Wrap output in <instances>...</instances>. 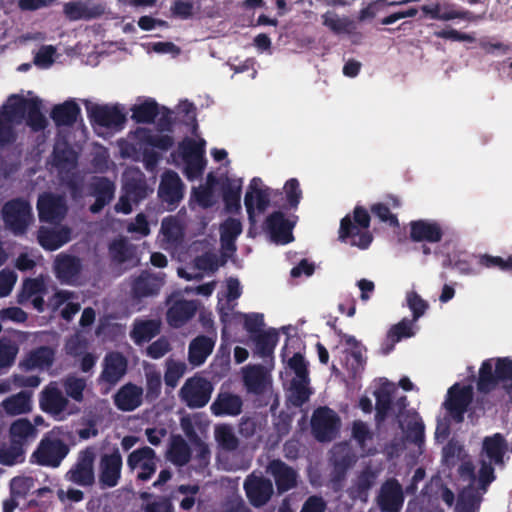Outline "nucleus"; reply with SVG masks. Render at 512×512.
<instances>
[{"mask_svg":"<svg viewBox=\"0 0 512 512\" xmlns=\"http://www.w3.org/2000/svg\"><path fill=\"white\" fill-rule=\"evenodd\" d=\"M493 361L494 359H486L482 362L479 369L477 390L480 393L488 394L498 384H502L506 394L512 397V359L510 357L496 358L494 370Z\"/></svg>","mask_w":512,"mask_h":512,"instance_id":"1","label":"nucleus"},{"mask_svg":"<svg viewBox=\"0 0 512 512\" xmlns=\"http://www.w3.org/2000/svg\"><path fill=\"white\" fill-rule=\"evenodd\" d=\"M54 428L46 433L31 455V461L44 467L57 468L70 452L69 445L56 435Z\"/></svg>","mask_w":512,"mask_h":512,"instance_id":"2","label":"nucleus"},{"mask_svg":"<svg viewBox=\"0 0 512 512\" xmlns=\"http://www.w3.org/2000/svg\"><path fill=\"white\" fill-rule=\"evenodd\" d=\"M5 226L14 235H23L32 221V208L27 200L15 198L7 201L2 208Z\"/></svg>","mask_w":512,"mask_h":512,"instance_id":"3","label":"nucleus"},{"mask_svg":"<svg viewBox=\"0 0 512 512\" xmlns=\"http://www.w3.org/2000/svg\"><path fill=\"white\" fill-rule=\"evenodd\" d=\"M310 424L314 438L318 442L325 443L331 442L338 436L341 420L334 410L321 406L314 410Z\"/></svg>","mask_w":512,"mask_h":512,"instance_id":"4","label":"nucleus"},{"mask_svg":"<svg viewBox=\"0 0 512 512\" xmlns=\"http://www.w3.org/2000/svg\"><path fill=\"white\" fill-rule=\"evenodd\" d=\"M40 409L57 421H63L77 410L70 408V402L63 392L53 383L47 385L39 394Z\"/></svg>","mask_w":512,"mask_h":512,"instance_id":"5","label":"nucleus"},{"mask_svg":"<svg viewBox=\"0 0 512 512\" xmlns=\"http://www.w3.org/2000/svg\"><path fill=\"white\" fill-rule=\"evenodd\" d=\"M42 102L39 98H19L17 102L10 105L11 116L25 119L27 126L33 132L43 131L48 121L44 114L41 112Z\"/></svg>","mask_w":512,"mask_h":512,"instance_id":"6","label":"nucleus"},{"mask_svg":"<svg viewBox=\"0 0 512 512\" xmlns=\"http://www.w3.org/2000/svg\"><path fill=\"white\" fill-rule=\"evenodd\" d=\"M184 183L173 170H166L160 179L158 198L167 211L175 210L184 198Z\"/></svg>","mask_w":512,"mask_h":512,"instance_id":"7","label":"nucleus"},{"mask_svg":"<svg viewBox=\"0 0 512 512\" xmlns=\"http://www.w3.org/2000/svg\"><path fill=\"white\" fill-rule=\"evenodd\" d=\"M94 461L95 453L91 448L81 450L75 463L66 472L65 479L78 486H92L95 483Z\"/></svg>","mask_w":512,"mask_h":512,"instance_id":"8","label":"nucleus"},{"mask_svg":"<svg viewBox=\"0 0 512 512\" xmlns=\"http://www.w3.org/2000/svg\"><path fill=\"white\" fill-rule=\"evenodd\" d=\"M181 156L185 163L184 175L190 181L202 176L206 160L204 158V149L195 140L186 138L179 144Z\"/></svg>","mask_w":512,"mask_h":512,"instance_id":"9","label":"nucleus"},{"mask_svg":"<svg viewBox=\"0 0 512 512\" xmlns=\"http://www.w3.org/2000/svg\"><path fill=\"white\" fill-rule=\"evenodd\" d=\"M473 401V389L469 385H452L447 392L444 408L456 423L464 421V415Z\"/></svg>","mask_w":512,"mask_h":512,"instance_id":"10","label":"nucleus"},{"mask_svg":"<svg viewBox=\"0 0 512 512\" xmlns=\"http://www.w3.org/2000/svg\"><path fill=\"white\" fill-rule=\"evenodd\" d=\"M37 210L40 222L58 224L66 217L68 207L63 196L45 192L38 197Z\"/></svg>","mask_w":512,"mask_h":512,"instance_id":"11","label":"nucleus"},{"mask_svg":"<svg viewBox=\"0 0 512 512\" xmlns=\"http://www.w3.org/2000/svg\"><path fill=\"white\" fill-rule=\"evenodd\" d=\"M212 384L205 378H189L180 390V397L192 409L204 407L210 400Z\"/></svg>","mask_w":512,"mask_h":512,"instance_id":"12","label":"nucleus"},{"mask_svg":"<svg viewBox=\"0 0 512 512\" xmlns=\"http://www.w3.org/2000/svg\"><path fill=\"white\" fill-rule=\"evenodd\" d=\"M243 488L249 503L260 508L265 506L274 494L273 483L269 478L254 473L249 474L243 483Z\"/></svg>","mask_w":512,"mask_h":512,"instance_id":"13","label":"nucleus"},{"mask_svg":"<svg viewBox=\"0 0 512 512\" xmlns=\"http://www.w3.org/2000/svg\"><path fill=\"white\" fill-rule=\"evenodd\" d=\"M157 456L155 451L144 446L132 451L127 457V466L130 471L139 469L137 481L146 482L152 478L157 470Z\"/></svg>","mask_w":512,"mask_h":512,"instance_id":"14","label":"nucleus"},{"mask_svg":"<svg viewBox=\"0 0 512 512\" xmlns=\"http://www.w3.org/2000/svg\"><path fill=\"white\" fill-rule=\"evenodd\" d=\"M122 466L123 459L118 448L100 457L98 479L101 488H113L118 485Z\"/></svg>","mask_w":512,"mask_h":512,"instance_id":"15","label":"nucleus"},{"mask_svg":"<svg viewBox=\"0 0 512 512\" xmlns=\"http://www.w3.org/2000/svg\"><path fill=\"white\" fill-rule=\"evenodd\" d=\"M266 473L272 476L278 495L298 487L299 474L281 459H272L266 466Z\"/></svg>","mask_w":512,"mask_h":512,"instance_id":"16","label":"nucleus"},{"mask_svg":"<svg viewBox=\"0 0 512 512\" xmlns=\"http://www.w3.org/2000/svg\"><path fill=\"white\" fill-rule=\"evenodd\" d=\"M87 112L93 125L118 130L122 129L126 122L125 113L117 105L95 104L87 108Z\"/></svg>","mask_w":512,"mask_h":512,"instance_id":"17","label":"nucleus"},{"mask_svg":"<svg viewBox=\"0 0 512 512\" xmlns=\"http://www.w3.org/2000/svg\"><path fill=\"white\" fill-rule=\"evenodd\" d=\"M262 180L254 177L248 186L244 197V205L250 220L254 219L255 208L259 213H263L270 204L271 189L269 187L261 188Z\"/></svg>","mask_w":512,"mask_h":512,"instance_id":"18","label":"nucleus"},{"mask_svg":"<svg viewBox=\"0 0 512 512\" xmlns=\"http://www.w3.org/2000/svg\"><path fill=\"white\" fill-rule=\"evenodd\" d=\"M163 284L162 277L144 270L131 282V297L133 300L140 301L144 298L156 296Z\"/></svg>","mask_w":512,"mask_h":512,"instance_id":"19","label":"nucleus"},{"mask_svg":"<svg viewBox=\"0 0 512 512\" xmlns=\"http://www.w3.org/2000/svg\"><path fill=\"white\" fill-rule=\"evenodd\" d=\"M127 359L119 352L106 354L103 369L98 378L99 383L116 385L127 372Z\"/></svg>","mask_w":512,"mask_h":512,"instance_id":"20","label":"nucleus"},{"mask_svg":"<svg viewBox=\"0 0 512 512\" xmlns=\"http://www.w3.org/2000/svg\"><path fill=\"white\" fill-rule=\"evenodd\" d=\"M81 271L82 263L76 256L59 254L54 261L55 276L62 284L75 285Z\"/></svg>","mask_w":512,"mask_h":512,"instance_id":"21","label":"nucleus"},{"mask_svg":"<svg viewBox=\"0 0 512 512\" xmlns=\"http://www.w3.org/2000/svg\"><path fill=\"white\" fill-rule=\"evenodd\" d=\"M265 229L272 240L281 244H288L293 240V224L281 211L271 213L265 220Z\"/></svg>","mask_w":512,"mask_h":512,"instance_id":"22","label":"nucleus"},{"mask_svg":"<svg viewBox=\"0 0 512 512\" xmlns=\"http://www.w3.org/2000/svg\"><path fill=\"white\" fill-rule=\"evenodd\" d=\"M409 226L410 239L413 242L438 243L444 235L441 225L436 221L414 220L409 223Z\"/></svg>","mask_w":512,"mask_h":512,"instance_id":"23","label":"nucleus"},{"mask_svg":"<svg viewBox=\"0 0 512 512\" xmlns=\"http://www.w3.org/2000/svg\"><path fill=\"white\" fill-rule=\"evenodd\" d=\"M91 195L95 197V201L90 205L89 210L93 214L101 212L108 205L115 194V185L107 177H94L90 183Z\"/></svg>","mask_w":512,"mask_h":512,"instance_id":"24","label":"nucleus"},{"mask_svg":"<svg viewBox=\"0 0 512 512\" xmlns=\"http://www.w3.org/2000/svg\"><path fill=\"white\" fill-rule=\"evenodd\" d=\"M197 311V303L194 300L178 299L172 303L166 313L169 326L178 329L190 321Z\"/></svg>","mask_w":512,"mask_h":512,"instance_id":"25","label":"nucleus"},{"mask_svg":"<svg viewBox=\"0 0 512 512\" xmlns=\"http://www.w3.org/2000/svg\"><path fill=\"white\" fill-rule=\"evenodd\" d=\"M55 360V350L49 346H39L26 354L19 366L24 371L49 369Z\"/></svg>","mask_w":512,"mask_h":512,"instance_id":"26","label":"nucleus"},{"mask_svg":"<svg viewBox=\"0 0 512 512\" xmlns=\"http://www.w3.org/2000/svg\"><path fill=\"white\" fill-rule=\"evenodd\" d=\"M115 406L123 412H131L141 406L143 389L136 384L123 385L113 396Z\"/></svg>","mask_w":512,"mask_h":512,"instance_id":"27","label":"nucleus"},{"mask_svg":"<svg viewBox=\"0 0 512 512\" xmlns=\"http://www.w3.org/2000/svg\"><path fill=\"white\" fill-rule=\"evenodd\" d=\"M402 486L398 480H387L381 487L379 504L385 512H398L403 505Z\"/></svg>","mask_w":512,"mask_h":512,"instance_id":"28","label":"nucleus"},{"mask_svg":"<svg viewBox=\"0 0 512 512\" xmlns=\"http://www.w3.org/2000/svg\"><path fill=\"white\" fill-rule=\"evenodd\" d=\"M105 8L101 4L89 7L82 0H73L64 4L63 13L69 21L92 20L101 17Z\"/></svg>","mask_w":512,"mask_h":512,"instance_id":"29","label":"nucleus"},{"mask_svg":"<svg viewBox=\"0 0 512 512\" xmlns=\"http://www.w3.org/2000/svg\"><path fill=\"white\" fill-rule=\"evenodd\" d=\"M38 242L48 251H55L71 240V229L68 226L57 228L41 227L38 230Z\"/></svg>","mask_w":512,"mask_h":512,"instance_id":"30","label":"nucleus"},{"mask_svg":"<svg viewBox=\"0 0 512 512\" xmlns=\"http://www.w3.org/2000/svg\"><path fill=\"white\" fill-rule=\"evenodd\" d=\"M108 252L111 261L116 264H128L130 267H135L139 263L135 246L126 238L114 239L108 246Z\"/></svg>","mask_w":512,"mask_h":512,"instance_id":"31","label":"nucleus"},{"mask_svg":"<svg viewBox=\"0 0 512 512\" xmlns=\"http://www.w3.org/2000/svg\"><path fill=\"white\" fill-rule=\"evenodd\" d=\"M421 10L424 14L435 20L450 21L454 19H461L470 22L476 20V16L471 11L464 9L455 10L453 5H446L444 10H442L439 3H436L433 6L423 5Z\"/></svg>","mask_w":512,"mask_h":512,"instance_id":"32","label":"nucleus"},{"mask_svg":"<svg viewBox=\"0 0 512 512\" xmlns=\"http://www.w3.org/2000/svg\"><path fill=\"white\" fill-rule=\"evenodd\" d=\"M243 402L240 396L228 392L219 393L210 409L215 416H237L242 412Z\"/></svg>","mask_w":512,"mask_h":512,"instance_id":"33","label":"nucleus"},{"mask_svg":"<svg viewBox=\"0 0 512 512\" xmlns=\"http://www.w3.org/2000/svg\"><path fill=\"white\" fill-rule=\"evenodd\" d=\"M81 115V109L74 100H67L55 105L50 113L51 119L57 127H71Z\"/></svg>","mask_w":512,"mask_h":512,"instance_id":"34","label":"nucleus"},{"mask_svg":"<svg viewBox=\"0 0 512 512\" xmlns=\"http://www.w3.org/2000/svg\"><path fill=\"white\" fill-rule=\"evenodd\" d=\"M161 331V322L158 319H136L130 331V338L136 345L149 342Z\"/></svg>","mask_w":512,"mask_h":512,"instance_id":"35","label":"nucleus"},{"mask_svg":"<svg viewBox=\"0 0 512 512\" xmlns=\"http://www.w3.org/2000/svg\"><path fill=\"white\" fill-rule=\"evenodd\" d=\"M507 450V440L501 433L486 436L482 441V452L495 465H502L504 463V456Z\"/></svg>","mask_w":512,"mask_h":512,"instance_id":"36","label":"nucleus"},{"mask_svg":"<svg viewBox=\"0 0 512 512\" xmlns=\"http://www.w3.org/2000/svg\"><path fill=\"white\" fill-rule=\"evenodd\" d=\"M215 345L214 339L205 335L194 338L188 348V360L193 366L202 365L212 353Z\"/></svg>","mask_w":512,"mask_h":512,"instance_id":"37","label":"nucleus"},{"mask_svg":"<svg viewBox=\"0 0 512 512\" xmlns=\"http://www.w3.org/2000/svg\"><path fill=\"white\" fill-rule=\"evenodd\" d=\"M38 435V430L27 418H19L12 422L9 429V438L27 446Z\"/></svg>","mask_w":512,"mask_h":512,"instance_id":"38","label":"nucleus"},{"mask_svg":"<svg viewBox=\"0 0 512 512\" xmlns=\"http://www.w3.org/2000/svg\"><path fill=\"white\" fill-rule=\"evenodd\" d=\"M241 191H242V180L241 179H229L227 178L225 183L222 185L223 202L225 210L228 213H236L241 208Z\"/></svg>","mask_w":512,"mask_h":512,"instance_id":"39","label":"nucleus"},{"mask_svg":"<svg viewBox=\"0 0 512 512\" xmlns=\"http://www.w3.org/2000/svg\"><path fill=\"white\" fill-rule=\"evenodd\" d=\"M414 335L412 330V321L404 318L395 325H392L387 332L386 344L382 347L383 354L387 355L393 351L397 342L403 338H410Z\"/></svg>","mask_w":512,"mask_h":512,"instance_id":"40","label":"nucleus"},{"mask_svg":"<svg viewBox=\"0 0 512 512\" xmlns=\"http://www.w3.org/2000/svg\"><path fill=\"white\" fill-rule=\"evenodd\" d=\"M254 353L261 358L271 357L278 343L279 335L275 329L259 332L252 337Z\"/></svg>","mask_w":512,"mask_h":512,"instance_id":"41","label":"nucleus"},{"mask_svg":"<svg viewBox=\"0 0 512 512\" xmlns=\"http://www.w3.org/2000/svg\"><path fill=\"white\" fill-rule=\"evenodd\" d=\"M135 137L141 144L157 148L161 151H168L174 145V138L170 135L154 134L148 128L138 127Z\"/></svg>","mask_w":512,"mask_h":512,"instance_id":"42","label":"nucleus"},{"mask_svg":"<svg viewBox=\"0 0 512 512\" xmlns=\"http://www.w3.org/2000/svg\"><path fill=\"white\" fill-rule=\"evenodd\" d=\"M376 479L377 473L374 470L370 467L364 468L349 490L350 497L353 499L366 498L369 490L374 486Z\"/></svg>","mask_w":512,"mask_h":512,"instance_id":"43","label":"nucleus"},{"mask_svg":"<svg viewBox=\"0 0 512 512\" xmlns=\"http://www.w3.org/2000/svg\"><path fill=\"white\" fill-rule=\"evenodd\" d=\"M244 319V329L253 337L254 335L262 332L261 328L264 326V317L260 313L244 314L240 312L232 313H220V319L223 323L230 322L232 320Z\"/></svg>","mask_w":512,"mask_h":512,"instance_id":"44","label":"nucleus"},{"mask_svg":"<svg viewBox=\"0 0 512 512\" xmlns=\"http://www.w3.org/2000/svg\"><path fill=\"white\" fill-rule=\"evenodd\" d=\"M1 406L10 416L28 413L31 411V394L27 391H20L3 400Z\"/></svg>","mask_w":512,"mask_h":512,"instance_id":"45","label":"nucleus"},{"mask_svg":"<svg viewBox=\"0 0 512 512\" xmlns=\"http://www.w3.org/2000/svg\"><path fill=\"white\" fill-rule=\"evenodd\" d=\"M123 190L132 198L135 204L144 200L149 193V187L144 174L137 172L135 175L128 177L123 185Z\"/></svg>","mask_w":512,"mask_h":512,"instance_id":"46","label":"nucleus"},{"mask_svg":"<svg viewBox=\"0 0 512 512\" xmlns=\"http://www.w3.org/2000/svg\"><path fill=\"white\" fill-rule=\"evenodd\" d=\"M25 460V446L9 438V443H0V464L13 466Z\"/></svg>","mask_w":512,"mask_h":512,"instance_id":"47","label":"nucleus"},{"mask_svg":"<svg viewBox=\"0 0 512 512\" xmlns=\"http://www.w3.org/2000/svg\"><path fill=\"white\" fill-rule=\"evenodd\" d=\"M131 111V118L136 123L151 124L159 114V105L154 99L149 98L143 103L134 105Z\"/></svg>","mask_w":512,"mask_h":512,"instance_id":"48","label":"nucleus"},{"mask_svg":"<svg viewBox=\"0 0 512 512\" xmlns=\"http://www.w3.org/2000/svg\"><path fill=\"white\" fill-rule=\"evenodd\" d=\"M244 385L248 392L260 395L266 389V375L261 366L247 369L243 375Z\"/></svg>","mask_w":512,"mask_h":512,"instance_id":"49","label":"nucleus"},{"mask_svg":"<svg viewBox=\"0 0 512 512\" xmlns=\"http://www.w3.org/2000/svg\"><path fill=\"white\" fill-rule=\"evenodd\" d=\"M52 156L53 165L60 172H69L77 165L78 156L69 146H64L63 148L55 147Z\"/></svg>","mask_w":512,"mask_h":512,"instance_id":"50","label":"nucleus"},{"mask_svg":"<svg viewBox=\"0 0 512 512\" xmlns=\"http://www.w3.org/2000/svg\"><path fill=\"white\" fill-rule=\"evenodd\" d=\"M374 395L376 398L375 421L380 424L386 420L392 409V391L386 387H381L375 391Z\"/></svg>","mask_w":512,"mask_h":512,"instance_id":"51","label":"nucleus"},{"mask_svg":"<svg viewBox=\"0 0 512 512\" xmlns=\"http://www.w3.org/2000/svg\"><path fill=\"white\" fill-rule=\"evenodd\" d=\"M168 457L173 464L184 466L191 459V449L183 438L177 437L171 443Z\"/></svg>","mask_w":512,"mask_h":512,"instance_id":"52","label":"nucleus"},{"mask_svg":"<svg viewBox=\"0 0 512 512\" xmlns=\"http://www.w3.org/2000/svg\"><path fill=\"white\" fill-rule=\"evenodd\" d=\"M62 384L67 398L79 403L83 401L84 390L87 385L84 378L68 375L64 378Z\"/></svg>","mask_w":512,"mask_h":512,"instance_id":"53","label":"nucleus"},{"mask_svg":"<svg viewBox=\"0 0 512 512\" xmlns=\"http://www.w3.org/2000/svg\"><path fill=\"white\" fill-rule=\"evenodd\" d=\"M215 438L223 450L234 451L239 446V440L229 425L224 424L216 427Z\"/></svg>","mask_w":512,"mask_h":512,"instance_id":"54","label":"nucleus"},{"mask_svg":"<svg viewBox=\"0 0 512 512\" xmlns=\"http://www.w3.org/2000/svg\"><path fill=\"white\" fill-rule=\"evenodd\" d=\"M19 352L17 343L9 338L0 339V368L11 367Z\"/></svg>","mask_w":512,"mask_h":512,"instance_id":"55","label":"nucleus"},{"mask_svg":"<svg viewBox=\"0 0 512 512\" xmlns=\"http://www.w3.org/2000/svg\"><path fill=\"white\" fill-rule=\"evenodd\" d=\"M414 420L407 424L406 439L417 446H421L425 439V426L421 417L416 413Z\"/></svg>","mask_w":512,"mask_h":512,"instance_id":"56","label":"nucleus"},{"mask_svg":"<svg viewBox=\"0 0 512 512\" xmlns=\"http://www.w3.org/2000/svg\"><path fill=\"white\" fill-rule=\"evenodd\" d=\"M477 263L485 268H498L502 271H512V256L503 259L500 256L481 254L477 257Z\"/></svg>","mask_w":512,"mask_h":512,"instance_id":"57","label":"nucleus"},{"mask_svg":"<svg viewBox=\"0 0 512 512\" xmlns=\"http://www.w3.org/2000/svg\"><path fill=\"white\" fill-rule=\"evenodd\" d=\"M241 232V222L235 218H228L220 226V241L235 242Z\"/></svg>","mask_w":512,"mask_h":512,"instance_id":"58","label":"nucleus"},{"mask_svg":"<svg viewBox=\"0 0 512 512\" xmlns=\"http://www.w3.org/2000/svg\"><path fill=\"white\" fill-rule=\"evenodd\" d=\"M286 201L289 209H296L302 199V190L296 178H290L284 185Z\"/></svg>","mask_w":512,"mask_h":512,"instance_id":"59","label":"nucleus"},{"mask_svg":"<svg viewBox=\"0 0 512 512\" xmlns=\"http://www.w3.org/2000/svg\"><path fill=\"white\" fill-rule=\"evenodd\" d=\"M371 213L381 222L388 224L392 228L400 226L397 215L391 213L390 208L384 203L373 204L370 208Z\"/></svg>","mask_w":512,"mask_h":512,"instance_id":"60","label":"nucleus"},{"mask_svg":"<svg viewBox=\"0 0 512 512\" xmlns=\"http://www.w3.org/2000/svg\"><path fill=\"white\" fill-rule=\"evenodd\" d=\"M354 461V456L350 452H346L343 455L335 454L333 479L335 481L343 480L347 470L351 468Z\"/></svg>","mask_w":512,"mask_h":512,"instance_id":"61","label":"nucleus"},{"mask_svg":"<svg viewBox=\"0 0 512 512\" xmlns=\"http://www.w3.org/2000/svg\"><path fill=\"white\" fill-rule=\"evenodd\" d=\"M321 18L322 24L336 34L346 31L349 24L346 18H340L334 11L325 12Z\"/></svg>","mask_w":512,"mask_h":512,"instance_id":"62","label":"nucleus"},{"mask_svg":"<svg viewBox=\"0 0 512 512\" xmlns=\"http://www.w3.org/2000/svg\"><path fill=\"white\" fill-rule=\"evenodd\" d=\"M288 366L291 370H293L296 377L301 382H308V364L305 361L304 356L300 352L294 353V355L288 360Z\"/></svg>","mask_w":512,"mask_h":512,"instance_id":"63","label":"nucleus"},{"mask_svg":"<svg viewBox=\"0 0 512 512\" xmlns=\"http://www.w3.org/2000/svg\"><path fill=\"white\" fill-rule=\"evenodd\" d=\"M172 496H156L153 501L143 505L144 512H174Z\"/></svg>","mask_w":512,"mask_h":512,"instance_id":"64","label":"nucleus"}]
</instances>
